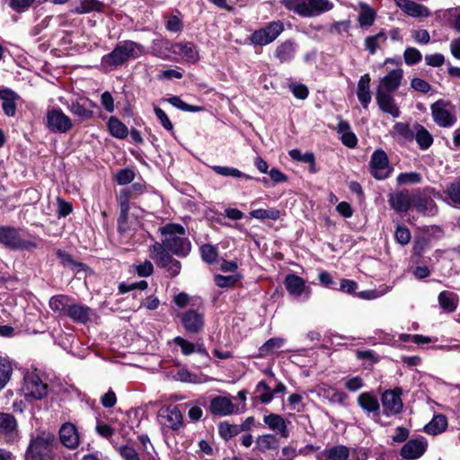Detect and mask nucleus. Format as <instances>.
Instances as JSON below:
<instances>
[{
    "mask_svg": "<svg viewBox=\"0 0 460 460\" xmlns=\"http://www.w3.org/2000/svg\"><path fill=\"white\" fill-rule=\"evenodd\" d=\"M40 238L30 234L25 229L10 226H0V244L13 251H32L39 246Z\"/></svg>",
    "mask_w": 460,
    "mask_h": 460,
    "instance_id": "nucleus-1",
    "label": "nucleus"
},
{
    "mask_svg": "<svg viewBox=\"0 0 460 460\" xmlns=\"http://www.w3.org/2000/svg\"><path fill=\"white\" fill-rule=\"evenodd\" d=\"M164 236V246L178 256H186L190 251V242L186 237L183 226L178 224H167L160 228Z\"/></svg>",
    "mask_w": 460,
    "mask_h": 460,
    "instance_id": "nucleus-2",
    "label": "nucleus"
},
{
    "mask_svg": "<svg viewBox=\"0 0 460 460\" xmlns=\"http://www.w3.org/2000/svg\"><path fill=\"white\" fill-rule=\"evenodd\" d=\"M288 11L305 18L316 17L333 8L330 0H280Z\"/></svg>",
    "mask_w": 460,
    "mask_h": 460,
    "instance_id": "nucleus-3",
    "label": "nucleus"
},
{
    "mask_svg": "<svg viewBox=\"0 0 460 460\" xmlns=\"http://www.w3.org/2000/svg\"><path fill=\"white\" fill-rule=\"evenodd\" d=\"M146 53L145 48L135 41L124 40L116 45L114 49L102 58L103 63L109 66H121L129 59L138 58Z\"/></svg>",
    "mask_w": 460,
    "mask_h": 460,
    "instance_id": "nucleus-4",
    "label": "nucleus"
},
{
    "mask_svg": "<svg viewBox=\"0 0 460 460\" xmlns=\"http://www.w3.org/2000/svg\"><path fill=\"white\" fill-rule=\"evenodd\" d=\"M166 51H169L174 55L181 56L183 59L188 62H196L199 59V52L196 46L191 42H177L170 43L169 41H160L155 43L153 53L158 58L166 59L169 55Z\"/></svg>",
    "mask_w": 460,
    "mask_h": 460,
    "instance_id": "nucleus-5",
    "label": "nucleus"
},
{
    "mask_svg": "<svg viewBox=\"0 0 460 460\" xmlns=\"http://www.w3.org/2000/svg\"><path fill=\"white\" fill-rule=\"evenodd\" d=\"M284 31L280 21L270 22L265 27L255 31L250 37L252 43L265 46L273 42Z\"/></svg>",
    "mask_w": 460,
    "mask_h": 460,
    "instance_id": "nucleus-6",
    "label": "nucleus"
},
{
    "mask_svg": "<svg viewBox=\"0 0 460 460\" xmlns=\"http://www.w3.org/2000/svg\"><path fill=\"white\" fill-rule=\"evenodd\" d=\"M369 166L372 176L376 180L388 178L393 170L389 165L386 153L382 149H377L372 154Z\"/></svg>",
    "mask_w": 460,
    "mask_h": 460,
    "instance_id": "nucleus-7",
    "label": "nucleus"
},
{
    "mask_svg": "<svg viewBox=\"0 0 460 460\" xmlns=\"http://www.w3.org/2000/svg\"><path fill=\"white\" fill-rule=\"evenodd\" d=\"M47 126L55 133H66L72 128V121L60 109H52L47 113Z\"/></svg>",
    "mask_w": 460,
    "mask_h": 460,
    "instance_id": "nucleus-8",
    "label": "nucleus"
},
{
    "mask_svg": "<svg viewBox=\"0 0 460 460\" xmlns=\"http://www.w3.org/2000/svg\"><path fill=\"white\" fill-rule=\"evenodd\" d=\"M22 392L25 397L39 400L47 394V385L35 374H27L24 376Z\"/></svg>",
    "mask_w": 460,
    "mask_h": 460,
    "instance_id": "nucleus-9",
    "label": "nucleus"
},
{
    "mask_svg": "<svg viewBox=\"0 0 460 460\" xmlns=\"http://www.w3.org/2000/svg\"><path fill=\"white\" fill-rule=\"evenodd\" d=\"M428 448V441L424 438H411L401 448L400 456L404 460H416L420 458Z\"/></svg>",
    "mask_w": 460,
    "mask_h": 460,
    "instance_id": "nucleus-10",
    "label": "nucleus"
},
{
    "mask_svg": "<svg viewBox=\"0 0 460 460\" xmlns=\"http://www.w3.org/2000/svg\"><path fill=\"white\" fill-rule=\"evenodd\" d=\"M158 419L164 428L179 429L183 423V417L178 406H169L159 411Z\"/></svg>",
    "mask_w": 460,
    "mask_h": 460,
    "instance_id": "nucleus-11",
    "label": "nucleus"
},
{
    "mask_svg": "<svg viewBox=\"0 0 460 460\" xmlns=\"http://www.w3.org/2000/svg\"><path fill=\"white\" fill-rule=\"evenodd\" d=\"M384 413L386 416L396 415L402 410V402L401 399V390H386L381 397Z\"/></svg>",
    "mask_w": 460,
    "mask_h": 460,
    "instance_id": "nucleus-12",
    "label": "nucleus"
},
{
    "mask_svg": "<svg viewBox=\"0 0 460 460\" xmlns=\"http://www.w3.org/2000/svg\"><path fill=\"white\" fill-rule=\"evenodd\" d=\"M59 440L67 449L74 450L80 444V437L76 427L70 423H64L59 429Z\"/></svg>",
    "mask_w": 460,
    "mask_h": 460,
    "instance_id": "nucleus-13",
    "label": "nucleus"
},
{
    "mask_svg": "<svg viewBox=\"0 0 460 460\" xmlns=\"http://www.w3.org/2000/svg\"><path fill=\"white\" fill-rule=\"evenodd\" d=\"M284 284L289 295L294 297H299L303 294L309 297L311 294V288L305 285V281L296 274L287 275Z\"/></svg>",
    "mask_w": 460,
    "mask_h": 460,
    "instance_id": "nucleus-14",
    "label": "nucleus"
},
{
    "mask_svg": "<svg viewBox=\"0 0 460 460\" xmlns=\"http://www.w3.org/2000/svg\"><path fill=\"white\" fill-rule=\"evenodd\" d=\"M432 117L434 121L440 127H450L455 121V116L447 109V104L438 101L431 105Z\"/></svg>",
    "mask_w": 460,
    "mask_h": 460,
    "instance_id": "nucleus-15",
    "label": "nucleus"
},
{
    "mask_svg": "<svg viewBox=\"0 0 460 460\" xmlns=\"http://www.w3.org/2000/svg\"><path fill=\"white\" fill-rule=\"evenodd\" d=\"M402 76V69L396 68L392 70L380 80L376 92L392 93L399 88Z\"/></svg>",
    "mask_w": 460,
    "mask_h": 460,
    "instance_id": "nucleus-16",
    "label": "nucleus"
},
{
    "mask_svg": "<svg viewBox=\"0 0 460 460\" xmlns=\"http://www.w3.org/2000/svg\"><path fill=\"white\" fill-rule=\"evenodd\" d=\"M181 323L188 332L198 333L204 327V316L197 310L190 309L182 314Z\"/></svg>",
    "mask_w": 460,
    "mask_h": 460,
    "instance_id": "nucleus-17",
    "label": "nucleus"
},
{
    "mask_svg": "<svg viewBox=\"0 0 460 460\" xmlns=\"http://www.w3.org/2000/svg\"><path fill=\"white\" fill-rule=\"evenodd\" d=\"M131 197V190H122L118 196V201L120 207V214L118 219V228L121 233L128 230V217L129 210V199Z\"/></svg>",
    "mask_w": 460,
    "mask_h": 460,
    "instance_id": "nucleus-18",
    "label": "nucleus"
},
{
    "mask_svg": "<svg viewBox=\"0 0 460 460\" xmlns=\"http://www.w3.org/2000/svg\"><path fill=\"white\" fill-rule=\"evenodd\" d=\"M394 2L396 6L409 16L420 18L430 15V11L428 7L416 2L411 0H394Z\"/></svg>",
    "mask_w": 460,
    "mask_h": 460,
    "instance_id": "nucleus-19",
    "label": "nucleus"
},
{
    "mask_svg": "<svg viewBox=\"0 0 460 460\" xmlns=\"http://www.w3.org/2000/svg\"><path fill=\"white\" fill-rule=\"evenodd\" d=\"M263 421L267 427L279 435L281 438H288L289 432L288 430V424L289 421L286 420L282 416L275 413H270L263 417Z\"/></svg>",
    "mask_w": 460,
    "mask_h": 460,
    "instance_id": "nucleus-20",
    "label": "nucleus"
},
{
    "mask_svg": "<svg viewBox=\"0 0 460 460\" xmlns=\"http://www.w3.org/2000/svg\"><path fill=\"white\" fill-rule=\"evenodd\" d=\"M413 196L407 190L396 191L390 194L389 204L397 212H405L412 205Z\"/></svg>",
    "mask_w": 460,
    "mask_h": 460,
    "instance_id": "nucleus-21",
    "label": "nucleus"
},
{
    "mask_svg": "<svg viewBox=\"0 0 460 460\" xmlns=\"http://www.w3.org/2000/svg\"><path fill=\"white\" fill-rule=\"evenodd\" d=\"M412 205L419 213L424 216L431 217L438 212V208L434 200L425 195H413Z\"/></svg>",
    "mask_w": 460,
    "mask_h": 460,
    "instance_id": "nucleus-22",
    "label": "nucleus"
},
{
    "mask_svg": "<svg viewBox=\"0 0 460 460\" xmlns=\"http://www.w3.org/2000/svg\"><path fill=\"white\" fill-rule=\"evenodd\" d=\"M209 410L214 415L226 416L234 412V405L230 397L216 396L210 402Z\"/></svg>",
    "mask_w": 460,
    "mask_h": 460,
    "instance_id": "nucleus-23",
    "label": "nucleus"
},
{
    "mask_svg": "<svg viewBox=\"0 0 460 460\" xmlns=\"http://www.w3.org/2000/svg\"><path fill=\"white\" fill-rule=\"evenodd\" d=\"M376 99L379 109L383 112L388 113L394 118H398L400 116V109L396 105L395 101L391 93L376 92Z\"/></svg>",
    "mask_w": 460,
    "mask_h": 460,
    "instance_id": "nucleus-24",
    "label": "nucleus"
},
{
    "mask_svg": "<svg viewBox=\"0 0 460 460\" xmlns=\"http://www.w3.org/2000/svg\"><path fill=\"white\" fill-rule=\"evenodd\" d=\"M18 434V424L13 415L0 411V435L13 439Z\"/></svg>",
    "mask_w": 460,
    "mask_h": 460,
    "instance_id": "nucleus-25",
    "label": "nucleus"
},
{
    "mask_svg": "<svg viewBox=\"0 0 460 460\" xmlns=\"http://www.w3.org/2000/svg\"><path fill=\"white\" fill-rule=\"evenodd\" d=\"M358 405L367 414H378L380 404L377 397L371 392L360 394L357 399Z\"/></svg>",
    "mask_w": 460,
    "mask_h": 460,
    "instance_id": "nucleus-26",
    "label": "nucleus"
},
{
    "mask_svg": "<svg viewBox=\"0 0 460 460\" xmlns=\"http://www.w3.org/2000/svg\"><path fill=\"white\" fill-rule=\"evenodd\" d=\"M66 316L69 317L75 323H85L89 321L92 310L90 307L71 302Z\"/></svg>",
    "mask_w": 460,
    "mask_h": 460,
    "instance_id": "nucleus-27",
    "label": "nucleus"
},
{
    "mask_svg": "<svg viewBox=\"0 0 460 460\" xmlns=\"http://www.w3.org/2000/svg\"><path fill=\"white\" fill-rule=\"evenodd\" d=\"M0 99L2 100V108L4 114L9 117L14 116L19 95L10 89H3L0 90Z\"/></svg>",
    "mask_w": 460,
    "mask_h": 460,
    "instance_id": "nucleus-28",
    "label": "nucleus"
},
{
    "mask_svg": "<svg viewBox=\"0 0 460 460\" xmlns=\"http://www.w3.org/2000/svg\"><path fill=\"white\" fill-rule=\"evenodd\" d=\"M349 449L342 445L334 446L317 455L318 460H348Z\"/></svg>",
    "mask_w": 460,
    "mask_h": 460,
    "instance_id": "nucleus-29",
    "label": "nucleus"
},
{
    "mask_svg": "<svg viewBox=\"0 0 460 460\" xmlns=\"http://www.w3.org/2000/svg\"><path fill=\"white\" fill-rule=\"evenodd\" d=\"M357 96L362 106L367 109L371 102L370 76L368 74L362 75L357 86Z\"/></svg>",
    "mask_w": 460,
    "mask_h": 460,
    "instance_id": "nucleus-30",
    "label": "nucleus"
},
{
    "mask_svg": "<svg viewBox=\"0 0 460 460\" xmlns=\"http://www.w3.org/2000/svg\"><path fill=\"white\" fill-rule=\"evenodd\" d=\"M256 448L262 453L277 450L279 447V440L276 435L264 434L256 438Z\"/></svg>",
    "mask_w": 460,
    "mask_h": 460,
    "instance_id": "nucleus-31",
    "label": "nucleus"
},
{
    "mask_svg": "<svg viewBox=\"0 0 460 460\" xmlns=\"http://www.w3.org/2000/svg\"><path fill=\"white\" fill-rule=\"evenodd\" d=\"M337 131L341 135V140L343 145L349 148L357 146L358 138L351 131L350 126L347 121L341 120L338 124Z\"/></svg>",
    "mask_w": 460,
    "mask_h": 460,
    "instance_id": "nucleus-32",
    "label": "nucleus"
},
{
    "mask_svg": "<svg viewBox=\"0 0 460 460\" xmlns=\"http://www.w3.org/2000/svg\"><path fill=\"white\" fill-rule=\"evenodd\" d=\"M296 51V43L292 40H286L277 47L275 50V57L280 62H287L295 57Z\"/></svg>",
    "mask_w": 460,
    "mask_h": 460,
    "instance_id": "nucleus-33",
    "label": "nucleus"
},
{
    "mask_svg": "<svg viewBox=\"0 0 460 460\" xmlns=\"http://www.w3.org/2000/svg\"><path fill=\"white\" fill-rule=\"evenodd\" d=\"M72 302L69 296L64 295L54 296L49 299V307L60 316H66L67 309Z\"/></svg>",
    "mask_w": 460,
    "mask_h": 460,
    "instance_id": "nucleus-34",
    "label": "nucleus"
},
{
    "mask_svg": "<svg viewBox=\"0 0 460 460\" xmlns=\"http://www.w3.org/2000/svg\"><path fill=\"white\" fill-rule=\"evenodd\" d=\"M447 427V420L444 415L438 414L424 427V431L430 435H438L446 430Z\"/></svg>",
    "mask_w": 460,
    "mask_h": 460,
    "instance_id": "nucleus-35",
    "label": "nucleus"
},
{
    "mask_svg": "<svg viewBox=\"0 0 460 460\" xmlns=\"http://www.w3.org/2000/svg\"><path fill=\"white\" fill-rule=\"evenodd\" d=\"M111 135L119 139H124L128 134L127 126L116 117H111L107 123Z\"/></svg>",
    "mask_w": 460,
    "mask_h": 460,
    "instance_id": "nucleus-36",
    "label": "nucleus"
},
{
    "mask_svg": "<svg viewBox=\"0 0 460 460\" xmlns=\"http://www.w3.org/2000/svg\"><path fill=\"white\" fill-rule=\"evenodd\" d=\"M173 342L181 347L182 354L188 356L194 352H198L203 355H208L206 349L201 346H196L195 344L188 341L187 340L178 336L173 339Z\"/></svg>",
    "mask_w": 460,
    "mask_h": 460,
    "instance_id": "nucleus-37",
    "label": "nucleus"
},
{
    "mask_svg": "<svg viewBox=\"0 0 460 460\" xmlns=\"http://www.w3.org/2000/svg\"><path fill=\"white\" fill-rule=\"evenodd\" d=\"M447 202L454 207H460V180L450 182L446 190Z\"/></svg>",
    "mask_w": 460,
    "mask_h": 460,
    "instance_id": "nucleus-38",
    "label": "nucleus"
},
{
    "mask_svg": "<svg viewBox=\"0 0 460 460\" xmlns=\"http://www.w3.org/2000/svg\"><path fill=\"white\" fill-rule=\"evenodd\" d=\"M438 302L445 311L451 313L456 309L457 296L449 291H442L438 296Z\"/></svg>",
    "mask_w": 460,
    "mask_h": 460,
    "instance_id": "nucleus-39",
    "label": "nucleus"
},
{
    "mask_svg": "<svg viewBox=\"0 0 460 460\" xmlns=\"http://www.w3.org/2000/svg\"><path fill=\"white\" fill-rule=\"evenodd\" d=\"M415 140L421 149H428L433 143L431 134L421 125L415 126Z\"/></svg>",
    "mask_w": 460,
    "mask_h": 460,
    "instance_id": "nucleus-40",
    "label": "nucleus"
},
{
    "mask_svg": "<svg viewBox=\"0 0 460 460\" xmlns=\"http://www.w3.org/2000/svg\"><path fill=\"white\" fill-rule=\"evenodd\" d=\"M359 14H358V22L362 27L371 26L376 20V13L374 10L367 5V4L360 3L359 4Z\"/></svg>",
    "mask_w": 460,
    "mask_h": 460,
    "instance_id": "nucleus-41",
    "label": "nucleus"
},
{
    "mask_svg": "<svg viewBox=\"0 0 460 460\" xmlns=\"http://www.w3.org/2000/svg\"><path fill=\"white\" fill-rule=\"evenodd\" d=\"M289 156L298 162H304L310 164V172H315V158L313 153L303 154L299 149H292L288 152Z\"/></svg>",
    "mask_w": 460,
    "mask_h": 460,
    "instance_id": "nucleus-42",
    "label": "nucleus"
},
{
    "mask_svg": "<svg viewBox=\"0 0 460 460\" xmlns=\"http://www.w3.org/2000/svg\"><path fill=\"white\" fill-rule=\"evenodd\" d=\"M391 135L396 138L411 140L414 137L413 131L407 123L397 122L394 124Z\"/></svg>",
    "mask_w": 460,
    "mask_h": 460,
    "instance_id": "nucleus-43",
    "label": "nucleus"
},
{
    "mask_svg": "<svg viewBox=\"0 0 460 460\" xmlns=\"http://www.w3.org/2000/svg\"><path fill=\"white\" fill-rule=\"evenodd\" d=\"M386 40V35L385 32H379L373 36H368L365 39V49L371 54L374 55L381 43Z\"/></svg>",
    "mask_w": 460,
    "mask_h": 460,
    "instance_id": "nucleus-44",
    "label": "nucleus"
},
{
    "mask_svg": "<svg viewBox=\"0 0 460 460\" xmlns=\"http://www.w3.org/2000/svg\"><path fill=\"white\" fill-rule=\"evenodd\" d=\"M212 169L215 172L222 176L252 179L251 176L234 167L216 165L213 166Z\"/></svg>",
    "mask_w": 460,
    "mask_h": 460,
    "instance_id": "nucleus-45",
    "label": "nucleus"
},
{
    "mask_svg": "<svg viewBox=\"0 0 460 460\" xmlns=\"http://www.w3.org/2000/svg\"><path fill=\"white\" fill-rule=\"evenodd\" d=\"M218 431H219L220 436L224 439L228 440L231 438L241 433L242 427H239V425H235V424H229L228 422H222L219 424Z\"/></svg>",
    "mask_w": 460,
    "mask_h": 460,
    "instance_id": "nucleus-46",
    "label": "nucleus"
},
{
    "mask_svg": "<svg viewBox=\"0 0 460 460\" xmlns=\"http://www.w3.org/2000/svg\"><path fill=\"white\" fill-rule=\"evenodd\" d=\"M285 343V340L282 338H271L268 340L259 349L261 357L268 356L272 353L275 349L281 348Z\"/></svg>",
    "mask_w": 460,
    "mask_h": 460,
    "instance_id": "nucleus-47",
    "label": "nucleus"
},
{
    "mask_svg": "<svg viewBox=\"0 0 460 460\" xmlns=\"http://www.w3.org/2000/svg\"><path fill=\"white\" fill-rule=\"evenodd\" d=\"M252 217L264 220V219H272V220H278L280 217V212L279 210L276 208H269V209H254L250 213Z\"/></svg>",
    "mask_w": 460,
    "mask_h": 460,
    "instance_id": "nucleus-48",
    "label": "nucleus"
},
{
    "mask_svg": "<svg viewBox=\"0 0 460 460\" xmlns=\"http://www.w3.org/2000/svg\"><path fill=\"white\" fill-rule=\"evenodd\" d=\"M255 393L262 403H269L273 398V393L265 381H260L256 385Z\"/></svg>",
    "mask_w": 460,
    "mask_h": 460,
    "instance_id": "nucleus-49",
    "label": "nucleus"
},
{
    "mask_svg": "<svg viewBox=\"0 0 460 460\" xmlns=\"http://www.w3.org/2000/svg\"><path fill=\"white\" fill-rule=\"evenodd\" d=\"M396 181L399 185L417 184L421 182L422 177L415 172H402L397 176Z\"/></svg>",
    "mask_w": 460,
    "mask_h": 460,
    "instance_id": "nucleus-50",
    "label": "nucleus"
},
{
    "mask_svg": "<svg viewBox=\"0 0 460 460\" xmlns=\"http://www.w3.org/2000/svg\"><path fill=\"white\" fill-rule=\"evenodd\" d=\"M168 102L175 108L190 112H197L202 111V108L199 106H193L184 102L180 97L173 96L168 99Z\"/></svg>",
    "mask_w": 460,
    "mask_h": 460,
    "instance_id": "nucleus-51",
    "label": "nucleus"
},
{
    "mask_svg": "<svg viewBox=\"0 0 460 460\" xmlns=\"http://www.w3.org/2000/svg\"><path fill=\"white\" fill-rule=\"evenodd\" d=\"M422 58L421 53L413 47L406 48L403 52L404 62L408 66H412L419 63Z\"/></svg>",
    "mask_w": 460,
    "mask_h": 460,
    "instance_id": "nucleus-52",
    "label": "nucleus"
},
{
    "mask_svg": "<svg viewBox=\"0 0 460 460\" xmlns=\"http://www.w3.org/2000/svg\"><path fill=\"white\" fill-rule=\"evenodd\" d=\"M343 384L345 388L352 393L359 391L364 386V381L358 376L343 378Z\"/></svg>",
    "mask_w": 460,
    "mask_h": 460,
    "instance_id": "nucleus-53",
    "label": "nucleus"
},
{
    "mask_svg": "<svg viewBox=\"0 0 460 460\" xmlns=\"http://www.w3.org/2000/svg\"><path fill=\"white\" fill-rule=\"evenodd\" d=\"M202 259L208 263H213L217 258V250L211 244H204L200 247Z\"/></svg>",
    "mask_w": 460,
    "mask_h": 460,
    "instance_id": "nucleus-54",
    "label": "nucleus"
},
{
    "mask_svg": "<svg viewBox=\"0 0 460 460\" xmlns=\"http://www.w3.org/2000/svg\"><path fill=\"white\" fill-rule=\"evenodd\" d=\"M13 367L11 362L6 358H0V381L7 384L11 378Z\"/></svg>",
    "mask_w": 460,
    "mask_h": 460,
    "instance_id": "nucleus-55",
    "label": "nucleus"
},
{
    "mask_svg": "<svg viewBox=\"0 0 460 460\" xmlns=\"http://www.w3.org/2000/svg\"><path fill=\"white\" fill-rule=\"evenodd\" d=\"M118 452L123 460H140L139 454L132 446H121L118 448Z\"/></svg>",
    "mask_w": 460,
    "mask_h": 460,
    "instance_id": "nucleus-56",
    "label": "nucleus"
},
{
    "mask_svg": "<svg viewBox=\"0 0 460 460\" xmlns=\"http://www.w3.org/2000/svg\"><path fill=\"white\" fill-rule=\"evenodd\" d=\"M240 279L239 275H229V276H222L216 275L215 276V283L217 286L220 288H229L234 286Z\"/></svg>",
    "mask_w": 460,
    "mask_h": 460,
    "instance_id": "nucleus-57",
    "label": "nucleus"
},
{
    "mask_svg": "<svg viewBox=\"0 0 460 460\" xmlns=\"http://www.w3.org/2000/svg\"><path fill=\"white\" fill-rule=\"evenodd\" d=\"M135 178V172L131 169L119 170L116 174V181L119 185H126L131 182Z\"/></svg>",
    "mask_w": 460,
    "mask_h": 460,
    "instance_id": "nucleus-58",
    "label": "nucleus"
},
{
    "mask_svg": "<svg viewBox=\"0 0 460 460\" xmlns=\"http://www.w3.org/2000/svg\"><path fill=\"white\" fill-rule=\"evenodd\" d=\"M165 27L171 32H181L183 29V23L179 16L171 15L166 21Z\"/></svg>",
    "mask_w": 460,
    "mask_h": 460,
    "instance_id": "nucleus-59",
    "label": "nucleus"
},
{
    "mask_svg": "<svg viewBox=\"0 0 460 460\" xmlns=\"http://www.w3.org/2000/svg\"><path fill=\"white\" fill-rule=\"evenodd\" d=\"M69 111L75 116L81 118V119H89L92 117L93 112L86 108H84L83 105H81L79 102H73L70 105Z\"/></svg>",
    "mask_w": 460,
    "mask_h": 460,
    "instance_id": "nucleus-60",
    "label": "nucleus"
},
{
    "mask_svg": "<svg viewBox=\"0 0 460 460\" xmlns=\"http://www.w3.org/2000/svg\"><path fill=\"white\" fill-rule=\"evenodd\" d=\"M43 447H45L44 439L41 438H36L31 440L28 448V454L32 456H40L42 453Z\"/></svg>",
    "mask_w": 460,
    "mask_h": 460,
    "instance_id": "nucleus-61",
    "label": "nucleus"
},
{
    "mask_svg": "<svg viewBox=\"0 0 460 460\" xmlns=\"http://www.w3.org/2000/svg\"><path fill=\"white\" fill-rule=\"evenodd\" d=\"M394 235L396 241L402 245L407 244L411 240V233L406 227L398 226Z\"/></svg>",
    "mask_w": 460,
    "mask_h": 460,
    "instance_id": "nucleus-62",
    "label": "nucleus"
},
{
    "mask_svg": "<svg viewBox=\"0 0 460 460\" xmlns=\"http://www.w3.org/2000/svg\"><path fill=\"white\" fill-rule=\"evenodd\" d=\"M425 62L428 66L440 67L445 63V57L442 54H429L425 56Z\"/></svg>",
    "mask_w": 460,
    "mask_h": 460,
    "instance_id": "nucleus-63",
    "label": "nucleus"
},
{
    "mask_svg": "<svg viewBox=\"0 0 460 460\" xmlns=\"http://www.w3.org/2000/svg\"><path fill=\"white\" fill-rule=\"evenodd\" d=\"M100 3L96 0H84L81 2L80 6L76 8V12L79 13H89L93 10L99 8Z\"/></svg>",
    "mask_w": 460,
    "mask_h": 460,
    "instance_id": "nucleus-64",
    "label": "nucleus"
}]
</instances>
